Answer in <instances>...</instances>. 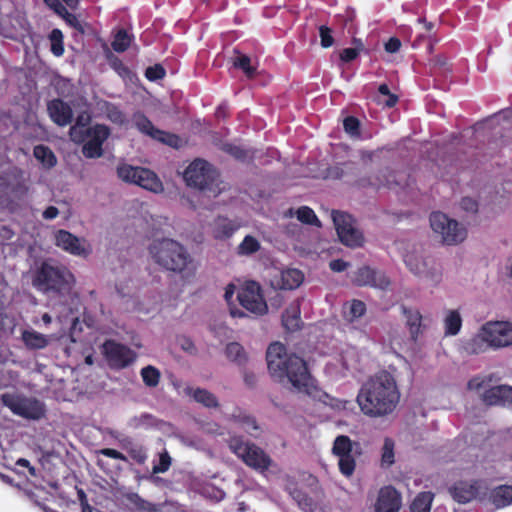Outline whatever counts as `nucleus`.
Segmentation results:
<instances>
[{
  "instance_id": "obj_23",
  "label": "nucleus",
  "mask_w": 512,
  "mask_h": 512,
  "mask_svg": "<svg viewBox=\"0 0 512 512\" xmlns=\"http://www.w3.org/2000/svg\"><path fill=\"white\" fill-rule=\"evenodd\" d=\"M402 507L401 494L392 486L382 487L374 504V512H399Z\"/></svg>"
},
{
  "instance_id": "obj_28",
  "label": "nucleus",
  "mask_w": 512,
  "mask_h": 512,
  "mask_svg": "<svg viewBox=\"0 0 512 512\" xmlns=\"http://www.w3.org/2000/svg\"><path fill=\"white\" fill-rule=\"evenodd\" d=\"M283 325L287 330L295 331L300 328V303L299 301L292 302L285 310L283 318Z\"/></svg>"
},
{
  "instance_id": "obj_54",
  "label": "nucleus",
  "mask_w": 512,
  "mask_h": 512,
  "mask_svg": "<svg viewBox=\"0 0 512 512\" xmlns=\"http://www.w3.org/2000/svg\"><path fill=\"white\" fill-rule=\"evenodd\" d=\"M241 428L245 432H247L248 434H250L251 436H254V437L257 436V432L259 430V426H258L256 420L253 417H251L250 415H247V417L244 418V422L241 425Z\"/></svg>"
},
{
  "instance_id": "obj_4",
  "label": "nucleus",
  "mask_w": 512,
  "mask_h": 512,
  "mask_svg": "<svg viewBox=\"0 0 512 512\" xmlns=\"http://www.w3.org/2000/svg\"><path fill=\"white\" fill-rule=\"evenodd\" d=\"M512 345V323L508 321H488L481 325L469 340L466 349L473 354L488 349H500Z\"/></svg>"
},
{
  "instance_id": "obj_57",
  "label": "nucleus",
  "mask_w": 512,
  "mask_h": 512,
  "mask_svg": "<svg viewBox=\"0 0 512 512\" xmlns=\"http://www.w3.org/2000/svg\"><path fill=\"white\" fill-rule=\"evenodd\" d=\"M350 266H351V264L349 262L344 261L342 259H334V260L330 261V263H329V268L333 272H337V273L345 271Z\"/></svg>"
},
{
  "instance_id": "obj_62",
  "label": "nucleus",
  "mask_w": 512,
  "mask_h": 512,
  "mask_svg": "<svg viewBox=\"0 0 512 512\" xmlns=\"http://www.w3.org/2000/svg\"><path fill=\"white\" fill-rule=\"evenodd\" d=\"M358 55V50H355L354 48H346L340 53V59L343 62H350L354 60Z\"/></svg>"
},
{
  "instance_id": "obj_22",
  "label": "nucleus",
  "mask_w": 512,
  "mask_h": 512,
  "mask_svg": "<svg viewBox=\"0 0 512 512\" xmlns=\"http://www.w3.org/2000/svg\"><path fill=\"white\" fill-rule=\"evenodd\" d=\"M304 281L302 271L295 268L277 270L270 278V284L275 289L293 290L298 288Z\"/></svg>"
},
{
  "instance_id": "obj_10",
  "label": "nucleus",
  "mask_w": 512,
  "mask_h": 512,
  "mask_svg": "<svg viewBox=\"0 0 512 512\" xmlns=\"http://www.w3.org/2000/svg\"><path fill=\"white\" fill-rule=\"evenodd\" d=\"M339 241L351 249L361 248L365 244L363 232L357 226L356 220L346 212L333 210L331 212Z\"/></svg>"
},
{
  "instance_id": "obj_64",
  "label": "nucleus",
  "mask_w": 512,
  "mask_h": 512,
  "mask_svg": "<svg viewBox=\"0 0 512 512\" xmlns=\"http://www.w3.org/2000/svg\"><path fill=\"white\" fill-rule=\"evenodd\" d=\"M431 64L437 67H445L448 65V59L445 56L437 55L431 60Z\"/></svg>"
},
{
  "instance_id": "obj_43",
  "label": "nucleus",
  "mask_w": 512,
  "mask_h": 512,
  "mask_svg": "<svg viewBox=\"0 0 512 512\" xmlns=\"http://www.w3.org/2000/svg\"><path fill=\"white\" fill-rule=\"evenodd\" d=\"M490 379L484 376H476L467 382V390L476 394L480 397L485 390L489 389Z\"/></svg>"
},
{
  "instance_id": "obj_41",
  "label": "nucleus",
  "mask_w": 512,
  "mask_h": 512,
  "mask_svg": "<svg viewBox=\"0 0 512 512\" xmlns=\"http://www.w3.org/2000/svg\"><path fill=\"white\" fill-rule=\"evenodd\" d=\"M294 214L296 215V218L303 224L313 225L318 228L321 227L320 220L318 219L314 211L307 206H302L298 208L294 212Z\"/></svg>"
},
{
  "instance_id": "obj_30",
  "label": "nucleus",
  "mask_w": 512,
  "mask_h": 512,
  "mask_svg": "<svg viewBox=\"0 0 512 512\" xmlns=\"http://www.w3.org/2000/svg\"><path fill=\"white\" fill-rule=\"evenodd\" d=\"M403 314L406 319V325L409 328L412 338L416 339L422 332V320L421 313L416 309H409L402 307Z\"/></svg>"
},
{
  "instance_id": "obj_60",
  "label": "nucleus",
  "mask_w": 512,
  "mask_h": 512,
  "mask_svg": "<svg viewBox=\"0 0 512 512\" xmlns=\"http://www.w3.org/2000/svg\"><path fill=\"white\" fill-rule=\"evenodd\" d=\"M100 454L104 455V456H107L109 458H113V459H117V460H122V461H126L127 458L124 454H122L121 452L115 450V449H111V448H104V449H101L99 451Z\"/></svg>"
},
{
  "instance_id": "obj_47",
  "label": "nucleus",
  "mask_w": 512,
  "mask_h": 512,
  "mask_svg": "<svg viewBox=\"0 0 512 512\" xmlns=\"http://www.w3.org/2000/svg\"><path fill=\"white\" fill-rule=\"evenodd\" d=\"M106 115L111 122L117 125L122 126L126 123L125 115L122 113V111H120L117 107L113 105L107 106Z\"/></svg>"
},
{
  "instance_id": "obj_19",
  "label": "nucleus",
  "mask_w": 512,
  "mask_h": 512,
  "mask_svg": "<svg viewBox=\"0 0 512 512\" xmlns=\"http://www.w3.org/2000/svg\"><path fill=\"white\" fill-rule=\"evenodd\" d=\"M55 244L65 252L79 257L90 254L91 248L84 238H79L66 230H58L55 234Z\"/></svg>"
},
{
  "instance_id": "obj_16",
  "label": "nucleus",
  "mask_w": 512,
  "mask_h": 512,
  "mask_svg": "<svg viewBox=\"0 0 512 512\" xmlns=\"http://www.w3.org/2000/svg\"><path fill=\"white\" fill-rule=\"evenodd\" d=\"M486 487L477 480L459 481L450 488L452 498L459 504L482 501L486 495Z\"/></svg>"
},
{
  "instance_id": "obj_40",
  "label": "nucleus",
  "mask_w": 512,
  "mask_h": 512,
  "mask_svg": "<svg viewBox=\"0 0 512 512\" xmlns=\"http://www.w3.org/2000/svg\"><path fill=\"white\" fill-rule=\"evenodd\" d=\"M261 247L258 239L251 235H247L237 247V253L241 256H248L259 251Z\"/></svg>"
},
{
  "instance_id": "obj_51",
  "label": "nucleus",
  "mask_w": 512,
  "mask_h": 512,
  "mask_svg": "<svg viewBox=\"0 0 512 512\" xmlns=\"http://www.w3.org/2000/svg\"><path fill=\"white\" fill-rule=\"evenodd\" d=\"M327 405L337 411H347L352 407V402L346 399L328 398Z\"/></svg>"
},
{
  "instance_id": "obj_58",
  "label": "nucleus",
  "mask_w": 512,
  "mask_h": 512,
  "mask_svg": "<svg viewBox=\"0 0 512 512\" xmlns=\"http://www.w3.org/2000/svg\"><path fill=\"white\" fill-rule=\"evenodd\" d=\"M402 44H401V41L396 38V37H391L385 44H384V49L387 53H397L400 48H401Z\"/></svg>"
},
{
  "instance_id": "obj_49",
  "label": "nucleus",
  "mask_w": 512,
  "mask_h": 512,
  "mask_svg": "<svg viewBox=\"0 0 512 512\" xmlns=\"http://www.w3.org/2000/svg\"><path fill=\"white\" fill-rule=\"evenodd\" d=\"M319 36L321 47L326 49L334 44V38L332 36V30L326 25L319 27Z\"/></svg>"
},
{
  "instance_id": "obj_45",
  "label": "nucleus",
  "mask_w": 512,
  "mask_h": 512,
  "mask_svg": "<svg viewBox=\"0 0 512 512\" xmlns=\"http://www.w3.org/2000/svg\"><path fill=\"white\" fill-rule=\"evenodd\" d=\"M130 42L131 40L127 32L119 30L112 42V47L116 52H123L129 47Z\"/></svg>"
},
{
  "instance_id": "obj_3",
  "label": "nucleus",
  "mask_w": 512,
  "mask_h": 512,
  "mask_svg": "<svg viewBox=\"0 0 512 512\" xmlns=\"http://www.w3.org/2000/svg\"><path fill=\"white\" fill-rule=\"evenodd\" d=\"M147 250L153 263L166 271L183 273L193 268V258L187 249L172 238H155Z\"/></svg>"
},
{
  "instance_id": "obj_5",
  "label": "nucleus",
  "mask_w": 512,
  "mask_h": 512,
  "mask_svg": "<svg viewBox=\"0 0 512 512\" xmlns=\"http://www.w3.org/2000/svg\"><path fill=\"white\" fill-rule=\"evenodd\" d=\"M184 179L188 186L198 189L208 197H217L226 189L217 170L202 159L194 160L186 168Z\"/></svg>"
},
{
  "instance_id": "obj_48",
  "label": "nucleus",
  "mask_w": 512,
  "mask_h": 512,
  "mask_svg": "<svg viewBox=\"0 0 512 512\" xmlns=\"http://www.w3.org/2000/svg\"><path fill=\"white\" fill-rule=\"evenodd\" d=\"M233 64L235 67L242 69L248 77H253V75L255 73V68L251 65V60L248 56H246V55L239 56L234 61Z\"/></svg>"
},
{
  "instance_id": "obj_27",
  "label": "nucleus",
  "mask_w": 512,
  "mask_h": 512,
  "mask_svg": "<svg viewBox=\"0 0 512 512\" xmlns=\"http://www.w3.org/2000/svg\"><path fill=\"white\" fill-rule=\"evenodd\" d=\"M490 502L496 508H504L512 504V486L499 485L493 488L489 495Z\"/></svg>"
},
{
  "instance_id": "obj_20",
  "label": "nucleus",
  "mask_w": 512,
  "mask_h": 512,
  "mask_svg": "<svg viewBox=\"0 0 512 512\" xmlns=\"http://www.w3.org/2000/svg\"><path fill=\"white\" fill-rule=\"evenodd\" d=\"M352 442L349 437L340 435L336 437L332 452L338 457V465L341 473L347 477L351 476L355 470V459L351 455Z\"/></svg>"
},
{
  "instance_id": "obj_61",
  "label": "nucleus",
  "mask_w": 512,
  "mask_h": 512,
  "mask_svg": "<svg viewBox=\"0 0 512 512\" xmlns=\"http://www.w3.org/2000/svg\"><path fill=\"white\" fill-rule=\"evenodd\" d=\"M248 414H246L241 409H235L232 413L228 415V419L233 421L234 423L238 424L240 427L244 422V418L247 417Z\"/></svg>"
},
{
  "instance_id": "obj_18",
  "label": "nucleus",
  "mask_w": 512,
  "mask_h": 512,
  "mask_svg": "<svg viewBox=\"0 0 512 512\" xmlns=\"http://www.w3.org/2000/svg\"><path fill=\"white\" fill-rule=\"evenodd\" d=\"M102 353L108 365L112 368H124L132 363L136 357L135 353L128 347L113 340L106 341L102 345Z\"/></svg>"
},
{
  "instance_id": "obj_34",
  "label": "nucleus",
  "mask_w": 512,
  "mask_h": 512,
  "mask_svg": "<svg viewBox=\"0 0 512 512\" xmlns=\"http://www.w3.org/2000/svg\"><path fill=\"white\" fill-rule=\"evenodd\" d=\"M434 495L431 492L419 493L410 505V512H430Z\"/></svg>"
},
{
  "instance_id": "obj_8",
  "label": "nucleus",
  "mask_w": 512,
  "mask_h": 512,
  "mask_svg": "<svg viewBox=\"0 0 512 512\" xmlns=\"http://www.w3.org/2000/svg\"><path fill=\"white\" fill-rule=\"evenodd\" d=\"M405 263L415 276L425 280L433 287L438 286L443 280L440 263L429 255L412 252L406 256Z\"/></svg>"
},
{
  "instance_id": "obj_13",
  "label": "nucleus",
  "mask_w": 512,
  "mask_h": 512,
  "mask_svg": "<svg viewBox=\"0 0 512 512\" xmlns=\"http://www.w3.org/2000/svg\"><path fill=\"white\" fill-rule=\"evenodd\" d=\"M1 402L8 407L14 414L31 420H38L44 416V405L34 399L15 396L12 394H3Z\"/></svg>"
},
{
  "instance_id": "obj_15",
  "label": "nucleus",
  "mask_w": 512,
  "mask_h": 512,
  "mask_svg": "<svg viewBox=\"0 0 512 512\" xmlns=\"http://www.w3.org/2000/svg\"><path fill=\"white\" fill-rule=\"evenodd\" d=\"M133 126L142 134L158 140L171 147L178 148L182 145V140L174 134L166 133L157 129L153 123L142 113L137 112L132 116Z\"/></svg>"
},
{
  "instance_id": "obj_32",
  "label": "nucleus",
  "mask_w": 512,
  "mask_h": 512,
  "mask_svg": "<svg viewBox=\"0 0 512 512\" xmlns=\"http://www.w3.org/2000/svg\"><path fill=\"white\" fill-rule=\"evenodd\" d=\"M23 341L30 349H43L50 343V337L37 331H25L22 335Z\"/></svg>"
},
{
  "instance_id": "obj_29",
  "label": "nucleus",
  "mask_w": 512,
  "mask_h": 512,
  "mask_svg": "<svg viewBox=\"0 0 512 512\" xmlns=\"http://www.w3.org/2000/svg\"><path fill=\"white\" fill-rule=\"evenodd\" d=\"M57 15L62 17L71 27L83 32V28L77 17L67 11L59 0H43Z\"/></svg>"
},
{
  "instance_id": "obj_12",
  "label": "nucleus",
  "mask_w": 512,
  "mask_h": 512,
  "mask_svg": "<svg viewBox=\"0 0 512 512\" xmlns=\"http://www.w3.org/2000/svg\"><path fill=\"white\" fill-rule=\"evenodd\" d=\"M354 172L355 166L353 163H344L331 168L328 177L333 179H346L348 182L355 183L360 187L372 186L379 188L382 186L391 187L397 184L394 173L388 169L381 171L374 182L366 179L354 180L352 177Z\"/></svg>"
},
{
  "instance_id": "obj_55",
  "label": "nucleus",
  "mask_w": 512,
  "mask_h": 512,
  "mask_svg": "<svg viewBox=\"0 0 512 512\" xmlns=\"http://www.w3.org/2000/svg\"><path fill=\"white\" fill-rule=\"evenodd\" d=\"M171 464V458L167 452L161 453L159 458V463L153 467L154 473H164L166 472Z\"/></svg>"
},
{
  "instance_id": "obj_35",
  "label": "nucleus",
  "mask_w": 512,
  "mask_h": 512,
  "mask_svg": "<svg viewBox=\"0 0 512 512\" xmlns=\"http://www.w3.org/2000/svg\"><path fill=\"white\" fill-rule=\"evenodd\" d=\"M384 342L394 353H398L404 346L405 337L399 328H391L387 331Z\"/></svg>"
},
{
  "instance_id": "obj_7",
  "label": "nucleus",
  "mask_w": 512,
  "mask_h": 512,
  "mask_svg": "<svg viewBox=\"0 0 512 512\" xmlns=\"http://www.w3.org/2000/svg\"><path fill=\"white\" fill-rule=\"evenodd\" d=\"M429 222L435 237L443 244L457 245L467 237L466 228L442 212L432 213Z\"/></svg>"
},
{
  "instance_id": "obj_56",
  "label": "nucleus",
  "mask_w": 512,
  "mask_h": 512,
  "mask_svg": "<svg viewBox=\"0 0 512 512\" xmlns=\"http://www.w3.org/2000/svg\"><path fill=\"white\" fill-rule=\"evenodd\" d=\"M344 129L352 136L359 134V121L355 117H347L344 120Z\"/></svg>"
},
{
  "instance_id": "obj_31",
  "label": "nucleus",
  "mask_w": 512,
  "mask_h": 512,
  "mask_svg": "<svg viewBox=\"0 0 512 512\" xmlns=\"http://www.w3.org/2000/svg\"><path fill=\"white\" fill-rule=\"evenodd\" d=\"M238 226L226 218H218L214 223L213 235L216 239L224 240L230 238Z\"/></svg>"
},
{
  "instance_id": "obj_37",
  "label": "nucleus",
  "mask_w": 512,
  "mask_h": 512,
  "mask_svg": "<svg viewBox=\"0 0 512 512\" xmlns=\"http://www.w3.org/2000/svg\"><path fill=\"white\" fill-rule=\"evenodd\" d=\"M140 375L144 384L149 388L157 387L161 379L160 371L152 365L143 367L140 371Z\"/></svg>"
},
{
  "instance_id": "obj_36",
  "label": "nucleus",
  "mask_w": 512,
  "mask_h": 512,
  "mask_svg": "<svg viewBox=\"0 0 512 512\" xmlns=\"http://www.w3.org/2000/svg\"><path fill=\"white\" fill-rule=\"evenodd\" d=\"M366 306L360 300H352L344 306V315L348 321H355L365 314Z\"/></svg>"
},
{
  "instance_id": "obj_26",
  "label": "nucleus",
  "mask_w": 512,
  "mask_h": 512,
  "mask_svg": "<svg viewBox=\"0 0 512 512\" xmlns=\"http://www.w3.org/2000/svg\"><path fill=\"white\" fill-rule=\"evenodd\" d=\"M182 393L207 408H216L219 406L216 396L205 389L186 386Z\"/></svg>"
},
{
  "instance_id": "obj_39",
  "label": "nucleus",
  "mask_w": 512,
  "mask_h": 512,
  "mask_svg": "<svg viewBox=\"0 0 512 512\" xmlns=\"http://www.w3.org/2000/svg\"><path fill=\"white\" fill-rule=\"evenodd\" d=\"M225 353L231 361L238 365H242L247 361V354L239 343H229L226 346Z\"/></svg>"
},
{
  "instance_id": "obj_2",
  "label": "nucleus",
  "mask_w": 512,
  "mask_h": 512,
  "mask_svg": "<svg viewBox=\"0 0 512 512\" xmlns=\"http://www.w3.org/2000/svg\"><path fill=\"white\" fill-rule=\"evenodd\" d=\"M270 375L279 383L299 393H309L312 385L306 362L295 354H288L283 344L272 343L266 353Z\"/></svg>"
},
{
  "instance_id": "obj_52",
  "label": "nucleus",
  "mask_w": 512,
  "mask_h": 512,
  "mask_svg": "<svg viewBox=\"0 0 512 512\" xmlns=\"http://www.w3.org/2000/svg\"><path fill=\"white\" fill-rule=\"evenodd\" d=\"M223 150L238 160H245L248 157L247 151L233 144H224Z\"/></svg>"
},
{
  "instance_id": "obj_9",
  "label": "nucleus",
  "mask_w": 512,
  "mask_h": 512,
  "mask_svg": "<svg viewBox=\"0 0 512 512\" xmlns=\"http://www.w3.org/2000/svg\"><path fill=\"white\" fill-rule=\"evenodd\" d=\"M116 174L121 181L138 185L153 193H161L164 190L163 184L158 176L147 168L132 166L128 163L121 162L116 167Z\"/></svg>"
},
{
  "instance_id": "obj_24",
  "label": "nucleus",
  "mask_w": 512,
  "mask_h": 512,
  "mask_svg": "<svg viewBox=\"0 0 512 512\" xmlns=\"http://www.w3.org/2000/svg\"><path fill=\"white\" fill-rule=\"evenodd\" d=\"M481 400L490 406L512 407V387L509 385H498L485 390Z\"/></svg>"
},
{
  "instance_id": "obj_46",
  "label": "nucleus",
  "mask_w": 512,
  "mask_h": 512,
  "mask_svg": "<svg viewBox=\"0 0 512 512\" xmlns=\"http://www.w3.org/2000/svg\"><path fill=\"white\" fill-rule=\"evenodd\" d=\"M89 128L85 127V124H75L70 128L69 134L75 143H82L87 139Z\"/></svg>"
},
{
  "instance_id": "obj_6",
  "label": "nucleus",
  "mask_w": 512,
  "mask_h": 512,
  "mask_svg": "<svg viewBox=\"0 0 512 512\" xmlns=\"http://www.w3.org/2000/svg\"><path fill=\"white\" fill-rule=\"evenodd\" d=\"M73 274L64 266L43 263L38 269L33 286L43 292L54 291L61 293L69 291L74 285Z\"/></svg>"
},
{
  "instance_id": "obj_50",
  "label": "nucleus",
  "mask_w": 512,
  "mask_h": 512,
  "mask_svg": "<svg viewBox=\"0 0 512 512\" xmlns=\"http://www.w3.org/2000/svg\"><path fill=\"white\" fill-rule=\"evenodd\" d=\"M292 496L297 501V503L300 506V508H302L305 511L312 510V508H313V501H312L311 498L306 496L304 493H302L301 491L296 490V491H294L292 493Z\"/></svg>"
},
{
  "instance_id": "obj_63",
  "label": "nucleus",
  "mask_w": 512,
  "mask_h": 512,
  "mask_svg": "<svg viewBox=\"0 0 512 512\" xmlns=\"http://www.w3.org/2000/svg\"><path fill=\"white\" fill-rule=\"evenodd\" d=\"M59 215V210L55 206L47 207L43 212V218L46 220L55 219Z\"/></svg>"
},
{
  "instance_id": "obj_14",
  "label": "nucleus",
  "mask_w": 512,
  "mask_h": 512,
  "mask_svg": "<svg viewBox=\"0 0 512 512\" xmlns=\"http://www.w3.org/2000/svg\"><path fill=\"white\" fill-rule=\"evenodd\" d=\"M240 304L248 311L263 315L267 312V304L262 295L261 287L254 281L245 282L237 294Z\"/></svg>"
},
{
  "instance_id": "obj_11",
  "label": "nucleus",
  "mask_w": 512,
  "mask_h": 512,
  "mask_svg": "<svg viewBox=\"0 0 512 512\" xmlns=\"http://www.w3.org/2000/svg\"><path fill=\"white\" fill-rule=\"evenodd\" d=\"M230 450L249 467L257 471H265L272 466L271 457L254 443L245 442L239 437L229 440Z\"/></svg>"
},
{
  "instance_id": "obj_38",
  "label": "nucleus",
  "mask_w": 512,
  "mask_h": 512,
  "mask_svg": "<svg viewBox=\"0 0 512 512\" xmlns=\"http://www.w3.org/2000/svg\"><path fill=\"white\" fill-rule=\"evenodd\" d=\"M445 334L456 335L461 329L462 319L457 311H449L444 320Z\"/></svg>"
},
{
  "instance_id": "obj_25",
  "label": "nucleus",
  "mask_w": 512,
  "mask_h": 512,
  "mask_svg": "<svg viewBox=\"0 0 512 512\" xmlns=\"http://www.w3.org/2000/svg\"><path fill=\"white\" fill-rule=\"evenodd\" d=\"M48 113L51 120L59 126L71 123L73 112L71 107L62 100L55 99L48 104Z\"/></svg>"
},
{
  "instance_id": "obj_44",
  "label": "nucleus",
  "mask_w": 512,
  "mask_h": 512,
  "mask_svg": "<svg viewBox=\"0 0 512 512\" xmlns=\"http://www.w3.org/2000/svg\"><path fill=\"white\" fill-rule=\"evenodd\" d=\"M51 51L55 56H61L64 52L63 35L59 29L52 30L50 34Z\"/></svg>"
},
{
  "instance_id": "obj_1",
  "label": "nucleus",
  "mask_w": 512,
  "mask_h": 512,
  "mask_svg": "<svg viewBox=\"0 0 512 512\" xmlns=\"http://www.w3.org/2000/svg\"><path fill=\"white\" fill-rule=\"evenodd\" d=\"M400 399L395 378L388 372H380L368 378L361 386L356 401L361 412L369 417L391 414Z\"/></svg>"
},
{
  "instance_id": "obj_53",
  "label": "nucleus",
  "mask_w": 512,
  "mask_h": 512,
  "mask_svg": "<svg viewBox=\"0 0 512 512\" xmlns=\"http://www.w3.org/2000/svg\"><path fill=\"white\" fill-rule=\"evenodd\" d=\"M145 76L150 81L162 79L165 76V69L161 65H154L148 67L145 71Z\"/></svg>"
},
{
  "instance_id": "obj_59",
  "label": "nucleus",
  "mask_w": 512,
  "mask_h": 512,
  "mask_svg": "<svg viewBox=\"0 0 512 512\" xmlns=\"http://www.w3.org/2000/svg\"><path fill=\"white\" fill-rule=\"evenodd\" d=\"M461 207L467 212L476 213L478 210V203L473 198L465 197L461 200Z\"/></svg>"
},
{
  "instance_id": "obj_42",
  "label": "nucleus",
  "mask_w": 512,
  "mask_h": 512,
  "mask_svg": "<svg viewBox=\"0 0 512 512\" xmlns=\"http://www.w3.org/2000/svg\"><path fill=\"white\" fill-rule=\"evenodd\" d=\"M34 156L48 168H51L56 164V157L53 152L43 145H38L34 148Z\"/></svg>"
},
{
  "instance_id": "obj_33",
  "label": "nucleus",
  "mask_w": 512,
  "mask_h": 512,
  "mask_svg": "<svg viewBox=\"0 0 512 512\" xmlns=\"http://www.w3.org/2000/svg\"><path fill=\"white\" fill-rule=\"evenodd\" d=\"M381 468H390L395 463V442L390 438H385L380 450Z\"/></svg>"
},
{
  "instance_id": "obj_21",
  "label": "nucleus",
  "mask_w": 512,
  "mask_h": 512,
  "mask_svg": "<svg viewBox=\"0 0 512 512\" xmlns=\"http://www.w3.org/2000/svg\"><path fill=\"white\" fill-rule=\"evenodd\" d=\"M88 141L84 144L82 152L87 158H100L103 155L102 145L110 135L107 126L97 124L87 130Z\"/></svg>"
},
{
  "instance_id": "obj_17",
  "label": "nucleus",
  "mask_w": 512,
  "mask_h": 512,
  "mask_svg": "<svg viewBox=\"0 0 512 512\" xmlns=\"http://www.w3.org/2000/svg\"><path fill=\"white\" fill-rule=\"evenodd\" d=\"M352 282L357 286H369L380 290H387L391 286V279L384 271L370 266L358 268L353 273Z\"/></svg>"
}]
</instances>
